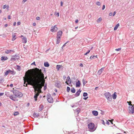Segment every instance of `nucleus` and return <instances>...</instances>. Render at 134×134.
Returning <instances> with one entry per match:
<instances>
[{"mask_svg": "<svg viewBox=\"0 0 134 134\" xmlns=\"http://www.w3.org/2000/svg\"><path fill=\"white\" fill-rule=\"evenodd\" d=\"M30 75H29L27 80V82L29 85L34 86H35L36 85H40L42 87L44 85V83L41 82V79L44 78V75L41 69H37L34 78H31Z\"/></svg>", "mask_w": 134, "mask_h": 134, "instance_id": "1", "label": "nucleus"}, {"mask_svg": "<svg viewBox=\"0 0 134 134\" xmlns=\"http://www.w3.org/2000/svg\"><path fill=\"white\" fill-rule=\"evenodd\" d=\"M12 91L13 94L10 96L9 97L10 99L13 101L17 100H18L16 99L17 98H20L23 96V94L17 90H14Z\"/></svg>", "mask_w": 134, "mask_h": 134, "instance_id": "2", "label": "nucleus"}, {"mask_svg": "<svg viewBox=\"0 0 134 134\" xmlns=\"http://www.w3.org/2000/svg\"><path fill=\"white\" fill-rule=\"evenodd\" d=\"M127 103H128V105H129L128 107L129 113L131 114H133L134 113V107L131 104V101H127Z\"/></svg>", "mask_w": 134, "mask_h": 134, "instance_id": "3", "label": "nucleus"}, {"mask_svg": "<svg viewBox=\"0 0 134 134\" xmlns=\"http://www.w3.org/2000/svg\"><path fill=\"white\" fill-rule=\"evenodd\" d=\"M26 73L27 74V78L26 79V81H25L24 79V84H25V85H24V86H25V87H27V83H26L25 84V82H27L28 83V84H28V83L27 82V78H28V77H29V75H31V78H34V77H32V72L31 71H30V70H28L27 72H26Z\"/></svg>", "mask_w": 134, "mask_h": 134, "instance_id": "4", "label": "nucleus"}, {"mask_svg": "<svg viewBox=\"0 0 134 134\" xmlns=\"http://www.w3.org/2000/svg\"><path fill=\"white\" fill-rule=\"evenodd\" d=\"M88 128L91 130L92 131H94L96 129L95 127V125L94 124L92 123H90L88 125Z\"/></svg>", "mask_w": 134, "mask_h": 134, "instance_id": "5", "label": "nucleus"}, {"mask_svg": "<svg viewBox=\"0 0 134 134\" xmlns=\"http://www.w3.org/2000/svg\"><path fill=\"white\" fill-rule=\"evenodd\" d=\"M105 96L109 101H111L112 100L111 96L109 92H106L104 94Z\"/></svg>", "mask_w": 134, "mask_h": 134, "instance_id": "6", "label": "nucleus"}, {"mask_svg": "<svg viewBox=\"0 0 134 134\" xmlns=\"http://www.w3.org/2000/svg\"><path fill=\"white\" fill-rule=\"evenodd\" d=\"M47 100L49 103H52L53 102V99L50 94H47Z\"/></svg>", "mask_w": 134, "mask_h": 134, "instance_id": "7", "label": "nucleus"}, {"mask_svg": "<svg viewBox=\"0 0 134 134\" xmlns=\"http://www.w3.org/2000/svg\"><path fill=\"white\" fill-rule=\"evenodd\" d=\"M57 26L56 25H55L54 26H52L51 27V29L50 30L52 32H56L58 29Z\"/></svg>", "mask_w": 134, "mask_h": 134, "instance_id": "8", "label": "nucleus"}, {"mask_svg": "<svg viewBox=\"0 0 134 134\" xmlns=\"http://www.w3.org/2000/svg\"><path fill=\"white\" fill-rule=\"evenodd\" d=\"M62 34V32L61 31H59L57 32V37L61 38Z\"/></svg>", "mask_w": 134, "mask_h": 134, "instance_id": "9", "label": "nucleus"}, {"mask_svg": "<svg viewBox=\"0 0 134 134\" xmlns=\"http://www.w3.org/2000/svg\"><path fill=\"white\" fill-rule=\"evenodd\" d=\"M66 81L65 82V83H66L67 84L69 85L68 83V82H69L70 83H71V81L70 79V77L68 76L66 80Z\"/></svg>", "mask_w": 134, "mask_h": 134, "instance_id": "10", "label": "nucleus"}, {"mask_svg": "<svg viewBox=\"0 0 134 134\" xmlns=\"http://www.w3.org/2000/svg\"><path fill=\"white\" fill-rule=\"evenodd\" d=\"M81 92V91L80 90H79L78 91H77L76 93L75 94V96L76 97L78 96H79Z\"/></svg>", "mask_w": 134, "mask_h": 134, "instance_id": "11", "label": "nucleus"}, {"mask_svg": "<svg viewBox=\"0 0 134 134\" xmlns=\"http://www.w3.org/2000/svg\"><path fill=\"white\" fill-rule=\"evenodd\" d=\"M14 52V51L12 50H7L5 51V53L6 54H9L11 52Z\"/></svg>", "mask_w": 134, "mask_h": 134, "instance_id": "12", "label": "nucleus"}, {"mask_svg": "<svg viewBox=\"0 0 134 134\" xmlns=\"http://www.w3.org/2000/svg\"><path fill=\"white\" fill-rule=\"evenodd\" d=\"M81 83H80V81L78 80L76 83V87H80V86Z\"/></svg>", "mask_w": 134, "mask_h": 134, "instance_id": "13", "label": "nucleus"}, {"mask_svg": "<svg viewBox=\"0 0 134 134\" xmlns=\"http://www.w3.org/2000/svg\"><path fill=\"white\" fill-rule=\"evenodd\" d=\"M104 68L103 67L101 68L100 69L98 72V74L99 75H100L102 71L104 70Z\"/></svg>", "mask_w": 134, "mask_h": 134, "instance_id": "14", "label": "nucleus"}, {"mask_svg": "<svg viewBox=\"0 0 134 134\" xmlns=\"http://www.w3.org/2000/svg\"><path fill=\"white\" fill-rule=\"evenodd\" d=\"M61 68H63V66L62 65H57L56 69H57L58 71H59V70Z\"/></svg>", "mask_w": 134, "mask_h": 134, "instance_id": "15", "label": "nucleus"}, {"mask_svg": "<svg viewBox=\"0 0 134 134\" xmlns=\"http://www.w3.org/2000/svg\"><path fill=\"white\" fill-rule=\"evenodd\" d=\"M22 42L24 43H26L27 42V38L25 37H23V38Z\"/></svg>", "mask_w": 134, "mask_h": 134, "instance_id": "16", "label": "nucleus"}, {"mask_svg": "<svg viewBox=\"0 0 134 134\" xmlns=\"http://www.w3.org/2000/svg\"><path fill=\"white\" fill-rule=\"evenodd\" d=\"M93 114L95 116H96L98 115V113L97 111H93L92 112Z\"/></svg>", "mask_w": 134, "mask_h": 134, "instance_id": "17", "label": "nucleus"}, {"mask_svg": "<svg viewBox=\"0 0 134 134\" xmlns=\"http://www.w3.org/2000/svg\"><path fill=\"white\" fill-rule=\"evenodd\" d=\"M117 93L116 92H114L113 94L112 95V97L113 99H115L117 97L116 95Z\"/></svg>", "mask_w": 134, "mask_h": 134, "instance_id": "18", "label": "nucleus"}, {"mask_svg": "<svg viewBox=\"0 0 134 134\" xmlns=\"http://www.w3.org/2000/svg\"><path fill=\"white\" fill-rule=\"evenodd\" d=\"M57 39L56 43L57 44H58L60 42L61 38H60V37H57Z\"/></svg>", "mask_w": 134, "mask_h": 134, "instance_id": "19", "label": "nucleus"}, {"mask_svg": "<svg viewBox=\"0 0 134 134\" xmlns=\"http://www.w3.org/2000/svg\"><path fill=\"white\" fill-rule=\"evenodd\" d=\"M39 116V114L38 113H34L33 114V116L35 118H38Z\"/></svg>", "mask_w": 134, "mask_h": 134, "instance_id": "20", "label": "nucleus"}, {"mask_svg": "<svg viewBox=\"0 0 134 134\" xmlns=\"http://www.w3.org/2000/svg\"><path fill=\"white\" fill-rule=\"evenodd\" d=\"M15 34H16L15 33H13V35H12L13 38L12 39V41H14L16 39V38L15 37H16Z\"/></svg>", "mask_w": 134, "mask_h": 134, "instance_id": "21", "label": "nucleus"}, {"mask_svg": "<svg viewBox=\"0 0 134 134\" xmlns=\"http://www.w3.org/2000/svg\"><path fill=\"white\" fill-rule=\"evenodd\" d=\"M39 95V93H36L34 96V98L35 99V101H36L37 100V98L38 96Z\"/></svg>", "mask_w": 134, "mask_h": 134, "instance_id": "22", "label": "nucleus"}, {"mask_svg": "<svg viewBox=\"0 0 134 134\" xmlns=\"http://www.w3.org/2000/svg\"><path fill=\"white\" fill-rule=\"evenodd\" d=\"M43 106L42 105H40L39 109V111H41L43 109Z\"/></svg>", "mask_w": 134, "mask_h": 134, "instance_id": "23", "label": "nucleus"}, {"mask_svg": "<svg viewBox=\"0 0 134 134\" xmlns=\"http://www.w3.org/2000/svg\"><path fill=\"white\" fill-rule=\"evenodd\" d=\"M18 59L15 57H13L11 58L10 59V60L11 61H16L18 60Z\"/></svg>", "mask_w": 134, "mask_h": 134, "instance_id": "24", "label": "nucleus"}, {"mask_svg": "<svg viewBox=\"0 0 134 134\" xmlns=\"http://www.w3.org/2000/svg\"><path fill=\"white\" fill-rule=\"evenodd\" d=\"M44 66L45 67H48L49 66V64L48 62H44Z\"/></svg>", "mask_w": 134, "mask_h": 134, "instance_id": "25", "label": "nucleus"}, {"mask_svg": "<svg viewBox=\"0 0 134 134\" xmlns=\"http://www.w3.org/2000/svg\"><path fill=\"white\" fill-rule=\"evenodd\" d=\"M119 26V23L117 24L115 26L114 29V30H116L117 29L118 27Z\"/></svg>", "mask_w": 134, "mask_h": 134, "instance_id": "26", "label": "nucleus"}, {"mask_svg": "<svg viewBox=\"0 0 134 134\" xmlns=\"http://www.w3.org/2000/svg\"><path fill=\"white\" fill-rule=\"evenodd\" d=\"M8 59L7 57H2L1 58V60H5Z\"/></svg>", "mask_w": 134, "mask_h": 134, "instance_id": "27", "label": "nucleus"}, {"mask_svg": "<svg viewBox=\"0 0 134 134\" xmlns=\"http://www.w3.org/2000/svg\"><path fill=\"white\" fill-rule=\"evenodd\" d=\"M95 58H97V55H94L93 56H91L90 57V59H94Z\"/></svg>", "mask_w": 134, "mask_h": 134, "instance_id": "28", "label": "nucleus"}, {"mask_svg": "<svg viewBox=\"0 0 134 134\" xmlns=\"http://www.w3.org/2000/svg\"><path fill=\"white\" fill-rule=\"evenodd\" d=\"M71 92L72 93H75V90L74 87H72L71 89Z\"/></svg>", "mask_w": 134, "mask_h": 134, "instance_id": "29", "label": "nucleus"}, {"mask_svg": "<svg viewBox=\"0 0 134 134\" xmlns=\"http://www.w3.org/2000/svg\"><path fill=\"white\" fill-rule=\"evenodd\" d=\"M38 86H39L40 89L41 90V89L42 88V86L40 85H36L35 86H33V87L34 88H36Z\"/></svg>", "mask_w": 134, "mask_h": 134, "instance_id": "30", "label": "nucleus"}, {"mask_svg": "<svg viewBox=\"0 0 134 134\" xmlns=\"http://www.w3.org/2000/svg\"><path fill=\"white\" fill-rule=\"evenodd\" d=\"M82 81L83 82V86H84L85 84L87 83V82L84 79H83Z\"/></svg>", "mask_w": 134, "mask_h": 134, "instance_id": "31", "label": "nucleus"}, {"mask_svg": "<svg viewBox=\"0 0 134 134\" xmlns=\"http://www.w3.org/2000/svg\"><path fill=\"white\" fill-rule=\"evenodd\" d=\"M75 111L77 112V114H78L80 111V108H77L75 110Z\"/></svg>", "mask_w": 134, "mask_h": 134, "instance_id": "32", "label": "nucleus"}, {"mask_svg": "<svg viewBox=\"0 0 134 134\" xmlns=\"http://www.w3.org/2000/svg\"><path fill=\"white\" fill-rule=\"evenodd\" d=\"M7 7V8H9V5H3V9H5Z\"/></svg>", "mask_w": 134, "mask_h": 134, "instance_id": "33", "label": "nucleus"}, {"mask_svg": "<svg viewBox=\"0 0 134 134\" xmlns=\"http://www.w3.org/2000/svg\"><path fill=\"white\" fill-rule=\"evenodd\" d=\"M12 57H15V58H17L18 59H19L20 57L19 56V55H15L13 56Z\"/></svg>", "mask_w": 134, "mask_h": 134, "instance_id": "34", "label": "nucleus"}, {"mask_svg": "<svg viewBox=\"0 0 134 134\" xmlns=\"http://www.w3.org/2000/svg\"><path fill=\"white\" fill-rule=\"evenodd\" d=\"M102 20V18H99L97 20V22L98 23L100 22Z\"/></svg>", "mask_w": 134, "mask_h": 134, "instance_id": "35", "label": "nucleus"}, {"mask_svg": "<svg viewBox=\"0 0 134 134\" xmlns=\"http://www.w3.org/2000/svg\"><path fill=\"white\" fill-rule=\"evenodd\" d=\"M9 73H10V74H13V71H12L10 70H8Z\"/></svg>", "mask_w": 134, "mask_h": 134, "instance_id": "36", "label": "nucleus"}, {"mask_svg": "<svg viewBox=\"0 0 134 134\" xmlns=\"http://www.w3.org/2000/svg\"><path fill=\"white\" fill-rule=\"evenodd\" d=\"M88 96V94L86 92H84L83 94V96L84 97L87 96Z\"/></svg>", "mask_w": 134, "mask_h": 134, "instance_id": "37", "label": "nucleus"}, {"mask_svg": "<svg viewBox=\"0 0 134 134\" xmlns=\"http://www.w3.org/2000/svg\"><path fill=\"white\" fill-rule=\"evenodd\" d=\"M9 74L8 71L7 70L4 72V76H6Z\"/></svg>", "mask_w": 134, "mask_h": 134, "instance_id": "38", "label": "nucleus"}, {"mask_svg": "<svg viewBox=\"0 0 134 134\" xmlns=\"http://www.w3.org/2000/svg\"><path fill=\"white\" fill-rule=\"evenodd\" d=\"M4 81V80L3 79L1 78L0 79V83H2Z\"/></svg>", "mask_w": 134, "mask_h": 134, "instance_id": "39", "label": "nucleus"}, {"mask_svg": "<svg viewBox=\"0 0 134 134\" xmlns=\"http://www.w3.org/2000/svg\"><path fill=\"white\" fill-rule=\"evenodd\" d=\"M96 4L98 6H100V3L99 2H97L96 3Z\"/></svg>", "mask_w": 134, "mask_h": 134, "instance_id": "40", "label": "nucleus"}, {"mask_svg": "<svg viewBox=\"0 0 134 134\" xmlns=\"http://www.w3.org/2000/svg\"><path fill=\"white\" fill-rule=\"evenodd\" d=\"M70 90V88L69 87H67V91L68 92H69Z\"/></svg>", "mask_w": 134, "mask_h": 134, "instance_id": "41", "label": "nucleus"}, {"mask_svg": "<svg viewBox=\"0 0 134 134\" xmlns=\"http://www.w3.org/2000/svg\"><path fill=\"white\" fill-rule=\"evenodd\" d=\"M17 69L19 71H20V67L19 65H17Z\"/></svg>", "mask_w": 134, "mask_h": 134, "instance_id": "42", "label": "nucleus"}, {"mask_svg": "<svg viewBox=\"0 0 134 134\" xmlns=\"http://www.w3.org/2000/svg\"><path fill=\"white\" fill-rule=\"evenodd\" d=\"M19 114V113L18 112H15L14 113V115L15 116Z\"/></svg>", "mask_w": 134, "mask_h": 134, "instance_id": "43", "label": "nucleus"}, {"mask_svg": "<svg viewBox=\"0 0 134 134\" xmlns=\"http://www.w3.org/2000/svg\"><path fill=\"white\" fill-rule=\"evenodd\" d=\"M90 50H88L87 51V52L84 54V55H87L89 53H90Z\"/></svg>", "mask_w": 134, "mask_h": 134, "instance_id": "44", "label": "nucleus"}, {"mask_svg": "<svg viewBox=\"0 0 134 134\" xmlns=\"http://www.w3.org/2000/svg\"><path fill=\"white\" fill-rule=\"evenodd\" d=\"M44 78L41 79V81H42V83H45V80L44 79Z\"/></svg>", "mask_w": 134, "mask_h": 134, "instance_id": "45", "label": "nucleus"}, {"mask_svg": "<svg viewBox=\"0 0 134 134\" xmlns=\"http://www.w3.org/2000/svg\"><path fill=\"white\" fill-rule=\"evenodd\" d=\"M47 88V85L46 84L44 86V90L46 89Z\"/></svg>", "mask_w": 134, "mask_h": 134, "instance_id": "46", "label": "nucleus"}, {"mask_svg": "<svg viewBox=\"0 0 134 134\" xmlns=\"http://www.w3.org/2000/svg\"><path fill=\"white\" fill-rule=\"evenodd\" d=\"M121 48H119L118 49H115V50L116 51H118L120 50H121Z\"/></svg>", "mask_w": 134, "mask_h": 134, "instance_id": "47", "label": "nucleus"}, {"mask_svg": "<svg viewBox=\"0 0 134 134\" xmlns=\"http://www.w3.org/2000/svg\"><path fill=\"white\" fill-rule=\"evenodd\" d=\"M68 42H69V41H68L66 43H65V44H64L63 45V46H62V47H65V45H66V44H67V43H68Z\"/></svg>", "mask_w": 134, "mask_h": 134, "instance_id": "48", "label": "nucleus"}, {"mask_svg": "<svg viewBox=\"0 0 134 134\" xmlns=\"http://www.w3.org/2000/svg\"><path fill=\"white\" fill-rule=\"evenodd\" d=\"M4 94V93H0V96L3 95Z\"/></svg>", "mask_w": 134, "mask_h": 134, "instance_id": "49", "label": "nucleus"}, {"mask_svg": "<svg viewBox=\"0 0 134 134\" xmlns=\"http://www.w3.org/2000/svg\"><path fill=\"white\" fill-rule=\"evenodd\" d=\"M36 19L37 20H39L40 19V18L39 17H38V16L36 18Z\"/></svg>", "mask_w": 134, "mask_h": 134, "instance_id": "50", "label": "nucleus"}, {"mask_svg": "<svg viewBox=\"0 0 134 134\" xmlns=\"http://www.w3.org/2000/svg\"><path fill=\"white\" fill-rule=\"evenodd\" d=\"M105 5H103L102 8V10H103L105 8Z\"/></svg>", "mask_w": 134, "mask_h": 134, "instance_id": "51", "label": "nucleus"}, {"mask_svg": "<svg viewBox=\"0 0 134 134\" xmlns=\"http://www.w3.org/2000/svg\"><path fill=\"white\" fill-rule=\"evenodd\" d=\"M112 15H113V14L112 12H110L109 14V15L110 16H112Z\"/></svg>", "mask_w": 134, "mask_h": 134, "instance_id": "52", "label": "nucleus"}, {"mask_svg": "<svg viewBox=\"0 0 134 134\" xmlns=\"http://www.w3.org/2000/svg\"><path fill=\"white\" fill-rule=\"evenodd\" d=\"M55 15H57V16L58 17L59 16V13H57L56 14L55 13Z\"/></svg>", "mask_w": 134, "mask_h": 134, "instance_id": "53", "label": "nucleus"}, {"mask_svg": "<svg viewBox=\"0 0 134 134\" xmlns=\"http://www.w3.org/2000/svg\"><path fill=\"white\" fill-rule=\"evenodd\" d=\"M20 24H21L20 22L19 21L17 23V25H20Z\"/></svg>", "mask_w": 134, "mask_h": 134, "instance_id": "54", "label": "nucleus"}, {"mask_svg": "<svg viewBox=\"0 0 134 134\" xmlns=\"http://www.w3.org/2000/svg\"><path fill=\"white\" fill-rule=\"evenodd\" d=\"M27 1V0H23L22 2L23 3H24L26 2Z\"/></svg>", "mask_w": 134, "mask_h": 134, "instance_id": "55", "label": "nucleus"}, {"mask_svg": "<svg viewBox=\"0 0 134 134\" xmlns=\"http://www.w3.org/2000/svg\"><path fill=\"white\" fill-rule=\"evenodd\" d=\"M79 65H80V66L81 67H82L83 66V64L82 63H80V64Z\"/></svg>", "mask_w": 134, "mask_h": 134, "instance_id": "56", "label": "nucleus"}, {"mask_svg": "<svg viewBox=\"0 0 134 134\" xmlns=\"http://www.w3.org/2000/svg\"><path fill=\"white\" fill-rule=\"evenodd\" d=\"M106 123L108 125H109V122L107 121V122H106Z\"/></svg>", "mask_w": 134, "mask_h": 134, "instance_id": "57", "label": "nucleus"}, {"mask_svg": "<svg viewBox=\"0 0 134 134\" xmlns=\"http://www.w3.org/2000/svg\"><path fill=\"white\" fill-rule=\"evenodd\" d=\"M13 84H10V86L11 87H13Z\"/></svg>", "mask_w": 134, "mask_h": 134, "instance_id": "58", "label": "nucleus"}, {"mask_svg": "<svg viewBox=\"0 0 134 134\" xmlns=\"http://www.w3.org/2000/svg\"><path fill=\"white\" fill-rule=\"evenodd\" d=\"M63 5V3L62 1L60 2V5L61 6H62Z\"/></svg>", "mask_w": 134, "mask_h": 134, "instance_id": "59", "label": "nucleus"}, {"mask_svg": "<svg viewBox=\"0 0 134 134\" xmlns=\"http://www.w3.org/2000/svg\"><path fill=\"white\" fill-rule=\"evenodd\" d=\"M116 13V12L115 11L114 12L113 14V16H114L115 15V14Z\"/></svg>", "mask_w": 134, "mask_h": 134, "instance_id": "60", "label": "nucleus"}, {"mask_svg": "<svg viewBox=\"0 0 134 134\" xmlns=\"http://www.w3.org/2000/svg\"><path fill=\"white\" fill-rule=\"evenodd\" d=\"M102 124H103V125H104L105 124V122L103 120H102Z\"/></svg>", "mask_w": 134, "mask_h": 134, "instance_id": "61", "label": "nucleus"}, {"mask_svg": "<svg viewBox=\"0 0 134 134\" xmlns=\"http://www.w3.org/2000/svg\"><path fill=\"white\" fill-rule=\"evenodd\" d=\"M113 120H113H109L110 122H111V124H113V123L112 122V121Z\"/></svg>", "mask_w": 134, "mask_h": 134, "instance_id": "62", "label": "nucleus"}, {"mask_svg": "<svg viewBox=\"0 0 134 134\" xmlns=\"http://www.w3.org/2000/svg\"><path fill=\"white\" fill-rule=\"evenodd\" d=\"M88 98V97H84L83 98V99L85 100H86L87 98Z\"/></svg>", "mask_w": 134, "mask_h": 134, "instance_id": "63", "label": "nucleus"}, {"mask_svg": "<svg viewBox=\"0 0 134 134\" xmlns=\"http://www.w3.org/2000/svg\"><path fill=\"white\" fill-rule=\"evenodd\" d=\"M8 19H11L10 16L8 15Z\"/></svg>", "mask_w": 134, "mask_h": 134, "instance_id": "64", "label": "nucleus"}]
</instances>
